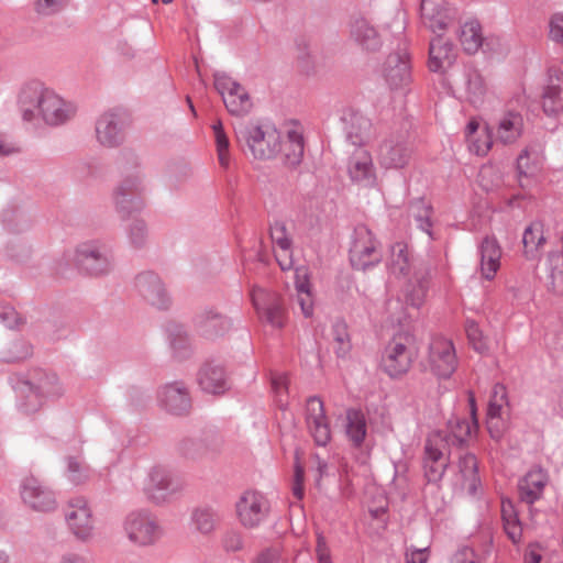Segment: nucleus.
<instances>
[{
  "label": "nucleus",
  "mask_w": 563,
  "mask_h": 563,
  "mask_svg": "<svg viewBox=\"0 0 563 563\" xmlns=\"http://www.w3.org/2000/svg\"><path fill=\"white\" fill-rule=\"evenodd\" d=\"M18 103L24 121L41 118L52 126L66 123L76 113L73 103L65 101L38 80H31L21 88Z\"/></svg>",
  "instance_id": "f257e3e1"
},
{
  "label": "nucleus",
  "mask_w": 563,
  "mask_h": 563,
  "mask_svg": "<svg viewBox=\"0 0 563 563\" xmlns=\"http://www.w3.org/2000/svg\"><path fill=\"white\" fill-rule=\"evenodd\" d=\"M235 136L241 148L256 159H271L282 150L280 133L273 125L250 122L235 130Z\"/></svg>",
  "instance_id": "f03ea898"
},
{
  "label": "nucleus",
  "mask_w": 563,
  "mask_h": 563,
  "mask_svg": "<svg viewBox=\"0 0 563 563\" xmlns=\"http://www.w3.org/2000/svg\"><path fill=\"white\" fill-rule=\"evenodd\" d=\"M416 357V336L410 331L398 332L384 347L380 368L391 379H399L409 372Z\"/></svg>",
  "instance_id": "7ed1b4c3"
},
{
  "label": "nucleus",
  "mask_w": 563,
  "mask_h": 563,
  "mask_svg": "<svg viewBox=\"0 0 563 563\" xmlns=\"http://www.w3.org/2000/svg\"><path fill=\"white\" fill-rule=\"evenodd\" d=\"M252 305L256 311L258 321L273 330H282L288 322V309L284 297L260 286H252L250 290Z\"/></svg>",
  "instance_id": "20e7f679"
},
{
  "label": "nucleus",
  "mask_w": 563,
  "mask_h": 563,
  "mask_svg": "<svg viewBox=\"0 0 563 563\" xmlns=\"http://www.w3.org/2000/svg\"><path fill=\"white\" fill-rule=\"evenodd\" d=\"M77 268L89 276H103L113 268V256L109 245L100 240H90L77 245L74 256Z\"/></svg>",
  "instance_id": "39448f33"
},
{
  "label": "nucleus",
  "mask_w": 563,
  "mask_h": 563,
  "mask_svg": "<svg viewBox=\"0 0 563 563\" xmlns=\"http://www.w3.org/2000/svg\"><path fill=\"white\" fill-rule=\"evenodd\" d=\"M214 88L221 95L223 103L231 115L245 117L253 102L247 90L225 74H214Z\"/></svg>",
  "instance_id": "423d86ee"
},
{
  "label": "nucleus",
  "mask_w": 563,
  "mask_h": 563,
  "mask_svg": "<svg viewBox=\"0 0 563 563\" xmlns=\"http://www.w3.org/2000/svg\"><path fill=\"white\" fill-rule=\"evenodd\" d=\"M129 539L139 545H152L162 536L156 517L146 509L131 511L124 521Z\"/></svg>",
  "instance_id": "0eeeda50"
},
{
  "label": "nucleus",
  "mask_w": 563,
  "mask_h": 563,
  "mask_svg": "<svg viewBox=\"0 0 563 563\" xmlns=\"http://www.w3.org/2000/svg\"><path fill=\"white\" fill-rule=\"evenodd\" d=\"M428 364L437 377L450 378L459 365L453 342L442 335L432 336L429 344Z\"/></svg>",
  "instance_id": "6e6552de"
},
{
  "label": "nucleus",
  "mask_w": 563,
  "mask_h": 563,
  "mask_svg": "<svg viewBox=\"0 0 563 563\" xmlns=\"http://www.w3.org/2000/svg\"><path fill=\"white\" fill-rule=\"evenodd\" d=\"M378 242L364 225L354 230V239L350 247V262L353 268L366 271L377 265L382 254L377 250Z\"/></svg>",
  "instance_id": "1a4fd4ad"
},
{
  "label": "nucleus",
  "mask_w": 563,
  "mask_h": 563,
  "mask_svg": "<svg viewBox=\"0 0 563 563\" xmlns=\"http://www.w3.org/2000/svg\"><path fill=\"white\" fill-rule=\"evenodd\" d=\"M56 382L55 375L41 374L38 380H22L18 384L15 390L18 394V408L24 413L37 411L43 399L55 391L53 385Z\"/></svg>",
  "instance_id": "9d476101"
},
{
  "label": "nucleus",
  "mask_w": 563,
  "mask_h": 563,
  "mask_svg": "<svg viewBox=\"0 0 563 563\" xmlns=\"http://www.w3.org/2000/svg\"><path fill=\"white\" fill-rule=\"evenodd\" d=\"M192 323L197 334L208 341L224 338L234 328L233 319L216 307H206L198 311Z\"/></svg>",
  "instance_id": "9b49d317"
},
{
  "label": "nucleus",
  "mask_w": 563,
  "mask_h": 563,
  "mask_svg": "<svg viewBox=\"0 0 563 563\" xmlns=\"http://www.w3.org/2000/svg\"><path fill=\"white\" fill-rule=\"evenodd\" d=\"M142 178L137 174L126 176L113 191V201L117 212L126 219L134 212L143 209Z\"/></svg>",
  "instance_id": "f8f14e48"
},
{
  "label": "nucleus",
  "mask_w": 563,
  "mask_h": 563,
  "mask_svg": "<svg viewBox=\"0 0 563 563\" xmlns=\"http://www.w3.org/2000/svg\"><path fill=\"white\" fill-rule=\"evenodd\" d=\"M129 124L124 111L111 110L101 114L96 121V136L106 147H115L123 143L124 131Z\"/></svg>",
  "instance_id": "ddd939ff"
},
{
  "label": "nucleus",
  "mask_w": 563,
  "mask_h": 563,
  "mask_svg": "<svg viewBox=\"0 0 563 563\" xmlns=\"http://www.w3.org/2000/svg\"><path fill=\"white\" fill-rule=\"evenodd\" d=\"M383 77L391 90L407 91L412 82L410 58L406 49L387 56L383 65Z\"/></svg>",
  "instance_id": "4468645a"
},
{
  "label": "nucleus",
  "mask_w": 563,
  "mask_h": 563,
  "mask_svg": "<svg viewBox=\"0 0 563 563\" xmlns=\"http://www.w3.org/2000/svg\"><path fill=\"white\" fill-rule=\"evenodd\" d=\"M134 287L137 294L151 306L167 310L172 306V298L166 290L162 278L152 271L141 272L135 276Z\"/></svg>",
  "instance_id": "2eb2a0df"
},
{
  "label": "nucleus",
  "mask_w": 563,
  "mask_h": 563,
  "mask_svg": "<svg viewBox=\"0 0 563 563\" xmlns=\"http://www.w3.org/2000/svg\"><path fill=\"white\" fill-rule=\"evenodd\" d=\"M268 499L257 492H245L236 503V514L245 528L260 526L269 512Z\"/></svg>",
  "instance_id": "dca6fc26"
},
{
  "label": "nucleus",
  "mask_w": 563,
  "mask_h": 563,
  "mask_svg": "<svg viewBox=\"0 0 563 563\" xmlns=\"http://www.w3.org/2000/svg\"><path fill=\"white\" fill-rule=\"evenodd\" d=\"M306 424L313 441L319 446H325L331 440L329 420L325 416L323 401L318 396H311L306 404Z\"/></svg>",
  "instance_id": "f3484780"
},
{
  "label": "nucleus",
  "mask_w": 563,
  "mask_h": 563,
  "mask_svg": "<svg viewBox=\"0 0 563 563\" xmlns=\"http://www.w3.org/2000/svg\"><path fill=\"white\" fill-rule=\"evenodd\" d=\"M178 489L179 486L173 481L172 473L163 466H155L148 474L144 494L150 501L161 505Z\"/></svg>",
  "instance_id": "a211bd4d"
},
{
  "label": "nucleus",
  "mask_w": 563,
  "mask_h": 563,
  "mask_svg": "<svg viewBox=\"0 0 563 563\" xmlns=\"http://www.w3.org/2000/svg\"><path fill=\"white\" fill-rule=\"evenodd\" d=\"M65 518L77 539L86 541L92 536V514L84 498L77 497L69 500Z\"/></svg>",
  "instance_id": "6ab92c4d"
},
{
  "label": "nucleus",
  "mask_w": 563,
  "mask_h": 563,
  "mask_svg": "<svg viewBox=\"0 0 563 563\" xmlns=\"http://www.w3.org/2000/svg\"><path fill=\"white\" fill-rule=\"evenodd\" d=\"M505 404H507L506 387L501 384H496L487 406L486 427L490 438L497 442L504 438L508 429V422L503 417V407Z\"/></svg>",
  "instance_id": "aec40b11"
},
{
  "label": "nucleus",
  "mask_w": 563,
  "mask_h": 563,
  "mask_svg": "<svg viewBox=\"0 0 563 563\" xmlns=\"http://www.w3.org/2000/svg\"><path fill=\"white\" fill-rule=\"evenodd\" d=\"M23 501L36 511H52L56 508L54 493L34 476L23 479L21 484Z\"/></svg>",
  "instance_id": "412c9836"
},
{
  "label": "nucleus",
  "mask_w": 563,
  "mask_h": 563,
  "mask_svg": "<svg viewBox=\"0 0 563 563\" xmlns=\"http://www.w3.org/2000/svg\"><path fill=\"white\" fill-rule=\"evenodd\" d=\"M442 448L433 438L426 441L422 466L428 483L441 482L450 464L449 453H445Z\"/></svg>",
  "instance_id": "4be33fe9"
},
{
  "label": "nucleus",
  "mask_w": 563,
  "mask_h": 563,
  "mask_svg": "<svg viewBox=\"0 0 563 563\" xmlns=\"http://www.w3.org/2000/svg\"><path fill=\"white\" fill-rule=\"evenodd\" d=\"M342 129L347 142L362 148L372 136V121L355 110H345L341 117Z\"/></svg>",
  "instance_id": "5701e85b"
},
{
  "label": "nucleus",
  "mask_w": 563,
  "mask_h": 563,
  "mask_svg": "<svg viewBox=\"0 0 563 563\" xmlns=\"http://www.w3.org/2000/svg\"><path fill=\"white\" fill-rule=\"evenodd\" d=\"M347 172L351 180L365 188L376 185V172L372 155L364 148H357L349 158Z\"/></svg>",
  "instance_id": "b1692460"
},
{
  "label": "nucleus",
  "mask_w": 563,
  "mask_h": 563,
  "mask_svg": "<svg viewBox=\"0 0 563 563\" xmlns=\"http://www.w3.org/2000/svg\"><path fill=\"white\" fill-rule=\"evenodd\" d=\"M161 406L169 413L183 416L189 412L191 399L181 382L166 384L158 393Z\"/></svg>",
  "instance_id": "393cba45"
},
{
  "label": "nucleus",
  "mask_w": 563,
  "mask_h": 563,
  "mask_svg": "<svg viewBox=\"0 0 563 563\" xmlns=\"http://www.w3.org/2000/svg\"><path fill=\"white\" fill-rule=\"evenodd\" d=\"M476 431L477 429H475L473 422L468 421L466 418L455 417L449 420L448 430L437 432L433 439L443 448L454 446L463 449L468 445L473 432Z\"/></svg>",
  "instance_id": "a878e982"
},
{
  "label": "nucleus",
  "mask_w": 563,
  "mask_h": 563,
  "mask_svg": "<svg viewBox=\"0 0 563 563\" xmlns=\"http://www.w3.org/2000/svg\"><path fill=\"white\" fill-rule=\"evenodd\" d=\"M420 16L423 25L433 33L444 32L452 20L445 0H421Z\"/></svg>",
  "instance_id": "bb28decb"
},
{
  "label": "nucleus",
  "mask_w": 563,
  "mask_h": 563,
  "mask_svg": "<svg viewBox=\"0 0 563 563\" xmlns=\"http://www.w3.org/2000/svg\"><path fill=\"white\" fill-rule=\"evenodd\" d=\"M351 38L364 51L377 52L383 45L380 34L365 18H354L350 23Z\"/></svg>",
  "instance_id": "cd10ccee"
},
{
  "label": "nucleus",
  "mask_w": 563,
  "mask_h": 563,
  "mask_svg": "<svg viewBox=\"0 0 563 563\" xmlns=\"http://www.w3.org/2000/svg\"><path fill=\"white\" fill-rule=\"evenodd\" d=\"M548 479V473L541 466H533L518 484L520 500L528 505L539 500Z\"/></svg>",
  "instance_id": "c85d7f7f"
},
{
  "label": "nucleus",
  "mask_w": 563,
  "mask_h": 563,
  "mask_svg": "<svg viewBox=\"0 0 563 563\" xmlns=\"http://www.w3.org/2000/svg\"><path fill=\"white\" fill-rule=\"evenodd\" d=\"M410 157V150L402 140L387 139L378 148V162L384 168H402Z\"/></svg>",
  "instance_id": "c756f323"
},
{
  "label": "nucleus",
  "mask_w": 563,
  "mask_h": 563,
  "mask_svg": "<svg viewBox=\"0 0 563 563\" xmlns=\"http://www.w3.org/2000/svg\"><path fill=\"white\" fill-rule=\"evenodd\" d=\"M222 520L220 510L212 505H199L191 510L190 523L202 536H211Z\"/></svg>",
  "instance_id": "7c9ffc66"
},
{
  "label": "nucleus",
  "mask_w": 563,
  "mask_h": 563,
  "mask_svg": "<svg viewBox=\"0 0 563 563\" xmlns=\"http://www.w3.org/2000/svg\"><path fill=\"white\" fill-rule=\"evenodd\" d=\"M201 389L209 394H222L227 389V374L223 366L216 362H207L198 373Z\"/></svg>",
  "instance_id": "2f4dec72"
},
{
  "label": "nucleus",
  "mask_w": 563,
  "mask_h": 563,
  "mask_svg": "<svg viewBox=\"0 0 563 563\" xmlns=\"http://www.w3.org/2000/svg\"><path fill=\"white\" fill-rule=\"evenodd\" d=\"M481 272L485 279H494L500 267L501 249L495 238L485 236L479 245Z\"/></svg>",
  "instance_id": "473e14b6"
},
{
  "label": "nucleus",
  "mask_w": 563,
  "mask_h": 563,
  "mask_svg": "<svg viewBox=\"0 0 563 563\" xmlns=\"http://www.w3.org/2000/svg\"><path fill=\"white\" fill-rule=\"evenodd\" d=\"M442 32L435 33L429 45V69L440 71L453 62V45L441 36Z\"/></svg>",
  "instance_id": "72a5a7b5"
},
{
  "label": "nucleus",
  "mask_w": 563,
  "mask_h": 563,
  "mask_svg": "<svg viewBox=\"0 0 563 563\" xmlns=\"http://www.w3.org/2000/svg\"><path fill=\"white\" fill-rule=\"evenodd\" d=\"M345 419V433L349 441L355 449L362 448L367 434L365 415L358 409L350 408L346 410Z\"/></svg>",
  "instance_id": "f704fd0d"
},
{
  "label": "nucleus",
  "mask_w": 563,
  "mask_h": 563,
  "mask_svg": "<svg viewBox=\"0 0 563 563\" xmlns=\"http://www.w3.org/2000/svg\"><path fill=\"white\" fill-rule=\"evenodd\" d=\"M430 277L428 266H423L415 273V280L410 283L406 294L408 305L417 309L422 305L429 289Z\"/></svg>",
  "instance_id": "c9c22d12"
},
{
  "label": "nucleus",
  "mask_w": 563,
  "mask_h": 563,
  "mask_svg": "<svg viewBox=\"0 0 563 563\" xmlns=\"http://www.w3.org/2000/svg\"><path fill=\"white\" fill-rule=\"evenodd\" d=\"M459 470L463 486L471 495H475L481 486L478 461L473 453H466L459 459Z\"/></svg>",
  "instance_id": "e433bc0d"
},
{
  "label": "nucleus",
  "mask_w": 563,
  "mask_h": 563,
  "mask_svg": "<svg viewBox=\"0 0 563 563\" xmlns=\"http://www.w3.org/2000/svg\"><path fill=\"white\" fill-rule=\"evenodd\" d=\"M522 126V115L517 112H508L498 122L497 139L504 144L514 143L521 135Z\"/></svg>",
  "instance_id": "4c0bfd02"
},
{
  "label": "nucleus",
  "mask_w": 563,
  "mask_h": 563,
  "mask_svg": "<svg viewBox=\"0 0 563 563\" xmlns=\"http://www.w3.org/2000/svg\"><path fill=\"white\" fill-rule=\"evenodd\" d=\"M169 345L174 355L179 360H185L191 354V341L185 327L179 323H169L167 325Z\"/></svg>",
  "instance_id": "58836bf2"
},
{
  "label": "nucleus",
  "mask_w": 563,
  "mask_h": 563,
  "mask_svg": "<svg viewBox=\"0 0 563 563\" xmlns=\"http://www.w3.org/2000/svg\"><path fill=\"white\" fill-rule=\"evenodd\" d=\"M465 88L468 101L474 107H479L484 101L487 87L482 74L474 67H467L464 73Z\"/></svg>",
  "instance_id": "ea45409f"
},
{
  "label": "nucleus",
  "mask_w": 563,
  "mask_h": 563,
  "mask_svg": "<svg viewBox=\"0 0 563 563\" xmlns=\"http://www.w3.org/2000/svg\"><path fill=\"white\" fill-rule=\"evenodd\" d=\"M3 227L11 233H21L31 227L26 212L15 203H10L1 212Z\"/></svg>",
  "instance_id": "a19ab883"
},
{
  "label": "nucleus",
  "mask_w": 563,
  "mask_h": 563,
  "mask_svg": "<svg viewBox=\"0 0 563 563\" xmlns=\"http://www.w3.org/2000/svg\"><path fill=\"white\" fill-rule=\"evenodd\" d=\"M432 213L433 208L424 198H416L409 203V214L413 218L417 228L426 232L431 239H433L431 231Z\"/></svg>",
  "instance_id": "79ce46f5"
},
{
  "label": "nucleus",
  "mask_w": 563,
  "mask_h": 563,
  "mask_svg": "<svg viewBox=\"0 0 563 563\" xmlns=\"http://www.w3.org/2000/svg\"><path fill=\"white\" fill-rule=\"evenodd\" d=\"M460 42L467 54L476 53L483 44L482 26L478 21L465 22L460 27Z\"/></svg>",
  "instance_id": "37998d69"
},
{
  "label": "nucleus",
  "mask_w": 563,
  "mask_h": 563,
  "mask_svg": "<svg viewBox=\"0 0 563 563\" xmlns=\"http://www.w3.org/2000/svg\"><path fill=\"white\" fill-rule=\"evenodd\" d=\"M545 243L543 224L540 221L530 223L523 231L522 244L528 258H534L539 249Z\"/></svg>",
  "instance_id": "c03bdc74"
},
{
  "label": "nucleus",
  "mask_w": 563,
  "mask_h": 563,
  "mask_svg": "<svg viewBox=\"0 0 563 563\" xmlns=\"http://www.w3.org/2000/svg\"><path fill=\"white\" fill-rule=\"evenodd\" d=\"M284 163L291 168L300 165L303 157V137L296 131H289L287 134V141L284 144Z\"/></svg>",
  "instance_id": "a18cd8bd"
},
{
  "label": "nucleus",
  "mask_w": 563,
  "mask_h": 563,
  "mask_svg": "<svg viewBox=\"0 0 563 563\" xmlns=\"http://www.w3.org/2000/svg\"><path fill=\"white\" fill-rule=\"evenodd\" d=\"M543 111L555 117L563 111V89L560 86H548L543 92Z\"/></svg>",
  "instance_id": "49530a36"
},
{
  "label": "nucleus",
  "mask_w": 563,
  "mask_h": 563,
  "mask_svg": "<svg viewBox=\"0 0 563 563\" xmlns=\"http://www.w3.org/2000/svg\"><path fill=\"white\" fill-rule=\"evenodd\" d=\"M67 461V477L75 484L80 485L86 483L91 474L89 465L79 456H68Z\"/></svg>",
  "instance_id": "de8ad7c7"
},
{
  "label": "nucleus",
  "mask_w": 563,
  "mask_h": 563,
  "mask_svg": "<svg viewBox=\"0 0 563 563\" xmlns=\"http://www.w3.org/2000/svg\"><path fill=\"white\" fill-rule=\"evenodd\" d=\"M332 335L336 343L335 354L338 357H344L351 350L347 324L343 320H336L332 325Z\"/></svg>",
  "instance_id": "09e8293b"
},
{
  "label": "nucleus",
  "mask_w": 563,
  "mask_h": 563,
  "mask_svg": "<svg viewBox=\"0 0 563 563\" xmlns=\"http://www.w3.org/2000/svg\"><path fill=\"white\" fill-rule=\"evenodd\" d=\"M128 238L132 247L143 249L147 242L148 230L144 220L134 219L128 227Z\"/></svg>",
  "instance_id": "8fccbe9b"
},
{
  "label": "nucleus",
  "mask_w": 563,
  "mask_h": 563,
  "mask_svg": "<svg viewBox=\"0 0 563 563\" xmlns=\"http://www.w3.org/2000/svg\"><path fill=\"white\" fill-rule=\"evenodd\" d=\"M269 236L272 242L279 247L282 252H288L292 247V240L289 238L285 222L276 220L269 225Z\"/></svg>",
  "instance_id": "3c124183"
},
{
  "label": "nucleus",
  "mask_w": 563,
  "mask_h": 563,
  "mask_svg": "<svg viewBox=\"0 0 563 563\" xmlns=\"http://www.w3.org/2000/svg\"><path fill=\"white\" fill-rule=\"evenodd\" d=\"M212 130L214 133L216 144H217V151H218V158L220 162V165L223 167H227L229 165V139L224 132L223 124L219 120L216 123L212 124Z\"/></svg>",
  "instance_id": "603ef678"
},
{
  "label": "nucleus",
  "mask_w": 563,
  "mask_h": 563,
  "mask_svg": "<svg viewBox=\"0 0 563 563\" xmlns=\"http://www.w3.org/2000/svg\"><path fill=\"white\" fill-rule=\"evenodd\" d=\"M465 332L470 344L476 352L483 354L488 350L487 344L483 338L482 330L474 320L466 321Z\"/></svg>",
  "instance_id": "864d4df0"
},
{
  "label": "nucleus",
  "mask_w": 563,
  "mask_h": 563,
  "mask_svg": "<svg viewBox=\"0 0 563 563\" xmlns=\"http://www.w3.org/2000/svg\"><path fill=\"white\" fill-rule=\"evenodd\" d=\"M69 0H35L34 9L43 16L55 15L67 8Z\"/></svg>",
  "instance_id": "5fc2aeb1"
},
{
  "label": "nucleus",
  "mask_w": 563,
  "mask_h": 563,
  "mask_svg": "<svg viewBox=\"0 0 563 563\" xmlns=\"http://www.w3.org/2000/svg\"><path fill=\"white\" fill-rule=\"evenodd\" d=\"M5 254L12 261L22 263L31 255V247L19 239L11 240L5 246Z\"/></svg>",
  "instance_id": "6e6d98bb"
},
{
  "label": "nucleus",
  "mask_w": 563,
  "mask_h": 563,
  "mask_svg": "<svg viewBox=\"0 0 563 563\" xmlns=\"http://www.w3.org/2000/svg\"><path fill=\"white\" fill-rule=\"evenodd\" d=\"M390 268L394 274L398 275L406 276L409 273L407 252L401 245H398L397 250H393Z\"/></svg>",
  "instance_id": "4d7b16f0"
},
{
  "label": "nucleus",
  "mask_w": 563,
  "mask_h": 563,
  "mask_svg": "<svg viewBox=\"0 0 563 563\" xmlns=\"http://www.w3.org/2000/svg\"><path fill=\"white\" fill-rule=\"evenodd\" d=\"M484 555L478 554L473 548L464 547L456 551L451 563H483Z\"/></svg>",
  "instance_id": "13d9d810"
},
{
  "label": "nucleus",
  "mask_w": 563,
  "mask_h": 563,
  "mask_svg": "<svg viewBox=\"0 0 563 563\" xmlns=\"http://www.w3.org/2000/svg\"><path fill=\"white\" fill-rule=\"evenodd\" d=\"M549 37L563 45V12L553 13L549 21Z\"/></svg>",
  "instance_id": "bf43d9fd"
},
{
  "label": "nucleus",
  "mask_w": 563,
  "mask_h": 563,
  "mask_svg": "<svg viewBox=\"0 0 563 563\" xmlns=\"http://www.w3.org/2000/svg\"><path fill=\"white\" fill-rule=\"evenodd\" d=\"M316 555L318 563H332L330 548L325 537L321 532H317Z\"/></svg>",
  "instance_id": "052dcab7"
},
{
  "label": "nucleus",
  "mask_w": 563,
  "mask_h": 563,
  "mask_svg": "<svg viewBox=\"0 0 563 563\" xmlns=\"http://www.w3.org/2000/svg\"><path fill=\"white\" fill-rule=\"evenodd\" d=\"M222 547L227 552H236L242 550L243 540L242 536L236 531H228L222 537Z\"/></svg>",
  "instance_id": "680f3d73"
},
{
  "label": "nucleus",
  "mask_w": 563,
  "mask_h": 563,
  "mask_svg": "<svg viewBox=\"0 0 563 563\" xmlns=\"http://www.w3.org/2000/svg\"><path fill=\"white\" fill-rule=\"evenodd\" d=\"M297 59L300 63L302 69L305 71H309L313 68V62L311 58V54L308 49L307 43L302 40L297 43Z\"/></svg>",
  "instance_id": "e2e57ef3"
},
{
  "label": "nucleus",
  "mask_w": 563,
  "mask_h": 563,
  "mask_svg": "<svg viewBox=\"0 0 563 563\" xmlns=\"http://www.w3.org/2000/svg\"><path fill=\"white\" fill-rule=\"evenodd\" d=\"M0 320L8 329H16L23 323L22 318L13 308H5L0 313Z\"/></svg>",
  "instance_id": "0e129e2a"
},
{
  "label": "nucleus",
  "mask_w": 563,
  "mask_h": 563,
  "mask_svg": "<svg viewBox=\"0 0 563 563\" xmlns=\"http://www.w3.org/2000/svg\"><path fill=\"white\" fill-rule=\"evenodd\" d=\"M279 553L274 548H266L258 552L250 563H278Z\"/></svg>",
  "instance_id": "69168bd1"
},
{
  "label": "nucleus",
  "mask_w": 563,
  "mask_h": 563,
  "mask_svg": "<svg viewBox=\"0 0 563 563\" xmlns=\"http://www.w3.org/2000/svg\"><path fill=\"white\" fill-rule=\"evenodd\" d=\"M504 530L507 537L517 544L520 542L522 537V528L520 520L504 522Z\"/></svg>",
  "instance_id": "338daca9"
},
{
  "label": "nucleus",
  "mask_w": 563,
  "mask_h": 563,
  "mask_svg": "<svg viewBox=\"0 0 563 563\" xmlns=\"http://www.w3.org/2000/svg\"><path fill=\"white\" fill-rule=\"evenodd\" d=\"M501 519L503 522L519 520L515 506L510 500H503L501 503Z\"/></svg>",
  "instance_id": "774afa93"
}]
</instances>
